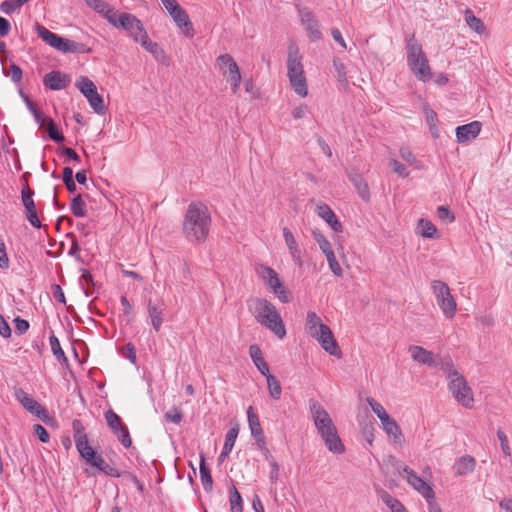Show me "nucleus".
Returning <instances> with one entry per match:
<instances>
[{
  "mask_svg": "<svg viewBox=\"0 0 512 512\" xmlns=\"http://www.w3.org/2000/svg\"><path fill=\"white\" fill-rule=\"evenodd\" d=\"M211 214L208 207L200 202L191 203L183 220V233L190 242H204L209 234Z\"/></svg>",
  "mask_w": 512,
  "mask_h": 512,
  "instance_id": "1",
  "label": "nucleus"
},
{
  "mask_svg": "<svg viewBox=\"0 0 512 512\" xmlns=\"http://www.w3.org/2000/svg\"><path fill=\"white\" fill-rule=\"evenodd\" d=\"M249 308L256 321L283 339L286 335L284 322L276 306L263 298H254L249 302Z\"/></svg>",
  "mask_w": 512,
  "mask_h": 512,
  "instance_id": "2",
  "label": "nucleus"
},
{
  "mask_svg": "<svg viewBox=\"0 0 512 512\" xmlns=\"http://www.w3.org/2000/svg\"><path fill=\"white\" fill-rule=\"evenodd\" d=\"M287 76L292 90L300 97L308 95L307 78L304 71L303 56L297 44L291 41L287 53Z\"/></svg>",
  "mask_w": 512,
  "mask_h": 512,
  "instance_id": "3",
  "label": "nucleus"
},
{
  "mask_svg": "<svg viewBox=\"0 0 512 512\" xmlns=\"http://www.w3.org/2000/svg\"><path fill=\"white\" fill-rule=\"evenodd\" d=\"M258 277L271 289L282 303L291 301V294L283 286L277 272L266 265H258L256 267Z\"/></svg>",
  "mask_w": 512,
  "mask_h": 512,
  "instance_id": "4",
  "label": "nucleus"
},
{
  "mask_svg": "<svg viewBox=\"0 0 512 512\" xmlns=\"http://www.w3.org/2000/svg\"><path fill=\"white\" fill-rule=\"evenodd\" d=\"M431 287L437 304L444 316L448 319L453 318L457 311V304L451 294L449 286L440 280H433Z\"/></svg>",
  "mask_w": 512,
  "mask_h": 512,
  "instance_id": "5",
  "label": "nucleus"
},
{
  "mask_svg": "<svg viewBox=\"0 0 512 512\" xmlns=\"http://www.w3.org/2000/svg\"><path fill=\"white\" fill-rule=\"evenodd\" d=\"M396 470L406 479L407 483L413 489L427 500L428 503H430V501H434L435 494L431 485L418 476L413 469L405 464L398 463L396 465Z\"/></svg>",
  "mask_w": 512,
  "mask_h": 512,
  "instance_id": "6",
  "label": "nucleus"
},
{
  "mask_svg": "<svg viewBox=\"0 0 512 512\" xmlns=\"http://www.w3.org/2000/svg\"><path fill=\"white\" fill-rule=\"evenodd\" d=\"M216 62L223 77L231 84L233 94H237L241 83V73L238 64L229 54L218 56Z\"/></svg>",
  "mask_w": 512,
  "mask_h": 512,
  "instance_id": "7",
  "label": "nucleus"
},
{
  "mask_svg": "<svg viewBox=\"0 0 512 512\" xmlns=\"http://www.w3.org/2000/svg\"><path fill=\"white\" fill-rule=\"evenodd\" d=\"M449 390L456 399L465 408H472L474 397L472 389L467 384L465 378L460 373H453L452 380L449 381Z\"/></svg>",
  "mask_w": 512,
  "mask_h": 512,
  "instance_id": "8",
  "label": "nucleus"
},
{
  "mask_svg": "<svg viewBox=\"0 0 512 512\" xmlns=\"http://www.w3.org/2000/svg\"><path fill=\"white\" fill-rule=\"evenodd\" d=\"M309 411L320 436L337 429L327 410L318 401L309 400Z\"/></svg>",
  "mask_w": 512,
  "mask_h": 512,
  "instance_id": "9",
  "label": "nucleus"
},
{
  "mask_svg": "<svg viewBox=\"0 0 512 512\" xmlns=\"http://www.w3.org/2000/svg\"><path fill=\"white\" fill-rule=\"evenodd\" d=\"M74 440L76 448L80 456L88 463L96 455L94 449L89 445L87 435L84 432V427L79 420H74L73 424Z\"/></svg>",
  "mask_w": 512,
  "mask_h": 512,
  "instance_id": "10",
  "label": "nucleus"
},
{
  "mask_svg": "<svg viewBox=\"0 0 512 512\" xmlns=\"http://www.w3.org/2000/svg\"><path fill=\"white\" fill-rule=\"evenodd\" d=\"M312 338L316 339L321 347L330 355L336 356L338 358L341 357L342 353L339 348V345L331 331V329L326 326L324 329L318 331Z\"/></svg>",
  "mask_w": 512,
  "mask_h": 512,
  "instance_id": "11",
  "label": "nucleus"
},
{
  "mask_svg": "<svg viewBox=\"0 0 512 512\" xmlns=\"http://www.w3.org/2000/svg\"><path fill=\"white\" fill-rule=\"evenodd\" d=\"M21 194L26 219L33 227L41 228V221L38 217L36 205L33 200L34 191L29 187H25L22 189Z\"/></svg>",
  "mask_w": 512,
  "mask_h": 512,
  "instance_id": "12",
  "label": "nucleus"
},
{
  "mask_svg": "<svg viewBox=\"0 0 512 512\" xmlns=\"http://www.w3.org/2000/svg\"><path fill=\"white\" fill-rule=\"evenodd\" d=\"M283 233V239L285 242V245L288 249L289 255L294 262V264L298 267L303 266V251L296 240L294 234L288 227H283L282 229Z\"/></svg>",
  "mask_w": 512,
  "mask_h": 512,
  "instance_id": "13",
  "label": "nucleus"
},
{
  "mask_svg": "<svg viewBox=\"0 0 512 512\" xmlns=\"http://www.w3.org/2000/svg\"><path fill=\"white\" fill-rule=\"evenodd\" d=\"M15 398L22 404V406L31 414L39 418L46 416L47 412L34 398L29 396L23 389L15 388Z\"/></svg>",
  "mask_w": 512,
  "mask_h": 512,
  "instance_id": "14",
  "label": "nucleus"
},
{
  "mask_svg": "<svg viewBox=\"0 0 512 512\" xmlns=\"http://www.w3.org/2000/svg\"><path fill=\"white\" fill-rule=\"evenodd\" d=\"M139 43L147 52L151 53L156 61L162 65L168 66L170 64V58L166 52L158 45L149 39L148 34L144 38L137 39Z\"/></svg>",
  "mask_w": 512,
  "mask_h": 512,
  "instance_id": "15",
  "label": "nucleus"
},
{
  "mask_svg": "<svg viewBox=\"0 0 512 512\" xmlns=\"http://www.w3.org/2000/svg\"><path fill=\"white\" fill-rule=\"evenodd\" d=\"M315 213L323 219L331 229L336 232H342L343 228L341 223L338 221L337 216L333 212V210L325 203H316L315 205Z\"/></svg>",
  "mask_w": 512,
  "mask_h": 512,
  "instance_id": "16",
  "label": "nucleus"
},
{
  "mask_svg": "<svg viewBox=\"0 0 512 512\" xmlns=\"http://www.w3.org/2000/svg\"><path fill=\"white\" fill-rule=\"evenodd\" d=\"M408 351L414 361L429 367L438 366L437 357L431 351L417 345L410 346Z\"/></svg>",
  "mask_w": 512,
  "mask_h": 512,
  "instance_id": "17",
  "label": "nucleus"
},
{
  "mask_svg": "<svg viewBox=\"0 0 512 512\" xmlns=\"http://www.w3.org/2000/svg\"><path fill=\"white\" fill-rule=\"evenodd\" d=\"M481 131V123L473 121L471 123L456 128V137L459 143H465L475 139Z\"/></svg>",
  "mask_w": 512,
  "mask_h": 512,
  "instance_id": "18",
  "label": "nucleus"
},
{
  "mask_svg": "<svg viewBox=\"0 0 512 512\" xmlns=\"http://www.w3.org/2000/svg\"><path fill=\"white\" fill-rule=\"evenodd\" d=\"M301 22L305 27L306 32L308 33L309 38L312 41H318L321 39L322 34L319 29V23L313 16V14L309 11L301 12Z\"/></svg>",
  "mask_w": 512,
  "mask_h": 512,
  "instance_id": "19",
  "label": "nucleus"
},
{
  "mask_svg": "<svg viewBox=\"0 0 512 512\" xmlns=\"http://www.w3.org/2000/svg\"><path fill=\"white\" fill-rule=\"evenodd\" d=\"M248 423L251 435L254 437L259 447H265V437L258 416L253 412L252 407L247 410Z\"/></svg>",
  "mask_w": 512,
  "mask_h": 512,
  "instance_id": "20",
  "label": "nucleus"
},
{
  "mask_svg": "<svg viewBox=\"0 0 512 512\" xmlns=\"http://www.w3.org/2000/svg\"><path fill=\"white\" fill-rule=\"evenodd\" d=\"M62 53H77V54H85L90 53L91 48H89L84 43L76 42L67 38L60 37L57 49Z\"/></svg>",
  "mask_w": 512,
  "mask_h": 512,
  "instance_id": "21",
  "label": "nucleus"
},
{
  "mask_svg": "<svg viewBox=\"0 0 512 512\" xmlns=\"http://www.w3.org/2000/svg\"><path fill=\"white\" fill-rule=\"evenodd\" d=\"M170 16L173 18L176 25L182 29L186 36H193V28L191 22L189 21V17L180 6L175 10L170 11Z\"/></svg>",
  "mask_w": 512,
  "mask_h": 512,
  "instance_id": "22",
  "label": "nucleus"
},
{
  "mask_svg": "<svg viewBox=\"0 0 512 512\" xmlns=\"http://www.w3.org/2000/svg\"><path fill=\"white\" fill-rule=\"evenodd\" d=\"M411 71L419 81L427 82L431 79L432 73L427 57L409 64Z\"/></svg>",
  "mask_w": 512,
  "mask_h": 512,
  "instance_id": "23",
  "label": "nucleus"
},
{
  "mask_svg": "<svg viewBox=\"0 0 512 512\" xmlns=\"http://www.w3.org/2000/svg\"><path fill=\"white\" fill-rule=\"evenodd\" d=\"M324 441L327 449L334 454H342L345 451V447L338 435L337 429L332 432L326 433L320 436Z\"/></svg>",
  "mask_w": 512,
  "mask_h": 512,
  "instance_id": "24",
  "label": "nucleus"
},
{
  "mask_svg": "<svg viewBox=\"0 0 512 512\" xmlns=\"http://www.w3.org/2000/svg\"><path fill=\"white\" fill-rule=\"evenodd\" d=\"M147 313L153 329L158 332L164 322V308L149 301L147 304Z\"/></svg>",
  "mask_w": 512,
  "mask_h": 512,
  "instance_id": "25",
  "label": "nucleus"
},
{
  "mask_svg": "<svg viewBox=\"0 0 512 512\" xmlns=\"http://www.w3.org/2000/svg\"><path fill=\"white\" fill-rule=\"evenodd\" d=\"M44 85L52 90H62L67 86L68 80L66 75L59 71H52L45 75Z\"/></svg>",
  "mask_w": 512,
  "mask_h": 512,
  "instance_id": "26",
  "label": "nucleus"
},
{
  "mask_svg": "<svg viewBox=\"0 0 512 512\" xmlns=\"http://www.w3.org/2000/svg\"><path fill=\"white\" fill-rule=\"evenodd\" d=\"M327 325L323 323L322 319L314 312L308 311L305 320V330L307 334L313 337L318 331L324 329Z\"/></svg>",
  "mask_w": 512,
  "mask_h": 512,
  "instance_id": "27",
  "label": "nucleus"
},
{
  "mask_svg": "<svg viewBox=\"0 0 512 512\" xmlns=\"http://www.w3.org/2000/svg\"><path fill=\"white\" fill-rule=\"evenodd\" d=\"M406 50L408 65L426 57L422 50V46L417 42L414 36H411L407 40Z\"/></svg>",
  "mask_w": 512,
  "mask_h": 512,
  "instance_id": "28",
  "label": "nucleus"
},
{
  "mask_svg": "<svg viewBox=\"0 0 512 512\" xmlns=\"http://www.w3.org/2000/svg\"><path fill=\"white\" fill-rule=\"evenodd\" d=\"M249 354L254 365L263 376L270 374L269 366L264 360L261 349L257 345H251L249 347Z\"/></svg>",
  "mask_w": 512,
  "mask_h": 512,
  "instance_id": "29",
  "label": "nucleus"
},
{
  "mask_svg": "<svg viewBox=\"0 0 512 512\" xmlns=\"http://www.w3.org/2000/svg\"><path fill=\"white\" fill-rule=\"evenodd\" d=\"M380 422L385 433L395 442H399L402 438V431L397 422L389 415L381 419Z\"/></svg>",
  "mask_w": 512,
  "mask_h": 512,
  "instance_id": "30",
  "label": "nucleus"
},
{
  "mask_svg": "<svg viewBox=\"0 0 512 512\" xmlns=\"http://www.w3.org/2000/svg\"><path fill=\"white\" fill-rule=\"evenodd\" d=\"M40 128H43V129H46L49 137L57 142V143H61L65 140V137L63 136V134L59 131L57 125L55 124V122L49 118V117H46L43 115V124H38Z\"/></svg>",
  "mask_w": 512,
  "mask_h": 512,
  "instance_id": "31",
  "label": "nucleus"
},
{
  "mask_svg": "<svg viewBox=\"0 0 512 512\" xmlns=\"http://www.w3.org/2000/svg\"><path fill=\"white\" fill-rule=\"evenodd\" d=\"M121 303V313L119 318L121 322H124L126 325H131L135 320V311L133 305L129 302L128 298L123 295L120 299Z\"/></svg>",
  "mask_w": 512,
  "mask_h": 512,
  "instance_id": "32",
  "label": "nucleus"
},
{
  "mask_svg": "<svg viewBox=\"0 0 512 512\" xmlns=\"http://www.w3.org/2000/svg\"><path fill=\"white\" fill-rule=\"evenodd\" d=\"M475 467V460L473 457L469 455L462 456L455 464L454 471L455 474L461 476L471 473Z\"/></svg>",
  "mask_w": 512,
  "mask_h": 512,
  "instance_id": "33",
  "label": "nucleus"
},
{
  "mask_svg": "<svg viewBox=\"0 0 512 512\" xmlns=\"http://www.w3.org/2000/svg\"><path fill=\"white\" fill-rule=\"evenodd\" d=\"M75 86L79 89V91L85 96V98H89L97 93V87L92 80H90L86 76H80L76 79Z\"/></svg>",
  "mask_w": 512,
  "mask_h": 512,
  "instance_id": "34",
  "label": "nucleus"
},
{
  "mask_svg": "<svg viewBox=\"0 0 512 512\" xmlns=\"http://www.w3.org/2000/svg\"><path fill=\"white\" fill-rule=\"evenodd\" d=\"M36 32L38 37L41 38L46 44L53 47L54 49H57L61 36L51 32L46 27L39 24L36 25Z\"/></svg>",
  "mask_w": 512,
  "mask_h": 512,
  "instance_id": "35",
  "label": "nucleus"
},
{
  "mask_svg": "<svg viewBox=\"0 0 512 512\" xmlns=\"http://www.w3.org/2000/svg\"><path fill=\"white\" fill-rule=\"evenodd\" d=\"M265 378L270 397L275 400H279L282 394V388L279 380L272 374L266 375Z\"/></svg>",
  "mask_w": 512,
  "mask_h": 512,
  "instance_id": "36",
  "label": "nucleus"
},
{
  "mask_svg": "<svg viewBox=\"0 0 512 512\" xmlns=\"http://www.w3.org/2000/svg\"><path fill=\"white\" fill-rule=\"evenodd\" d=\"M418 234L424 238H435L437 234L436 226L429 220L420 219L418 222Z\"/></svg>",
  "mask_w": 512,
  "mask_h": 512,
  "instance_id": "37",
  "label": "nucleus"
},
{
  "mask_svg": "<svg viewBox=\"0 0 512 512\" xmlns=\"http://www.w3.org/2000/svg\"><path fill=\"white\" fill-rule=\"evenodd\" d=\"M381 500L391 512H407L405 506L387 492H382Z\"/></svg>",
  "mask_w": 512,
  "mask_h": 512,
  "instance_id": "38",
  "label": "nucleus"
},
{
  "mask_svg": "<svg viewBox=\"0 0 512 512\" xmlns=\"http://www.w3.org/2000/svg\"><path fill=\"white\" fill-rule=\"evenodd\" d=\"M350 180L352 181L353 185L357 189V192H358L359 196L363 200H368L370 194H369L368 185L365 182V180L360 175L351 176Z\"/></svg>",
  "mask_w": 512,
  "mask_h": 512,
  "instance_id": "39",
  "label": "nucleus"
},
{
  "mask_svg": "<svg viewBox=\"0 0 512 512\" xmlns=\"http://www.w3.org/2000/svg\"><path fill=\"white\" fill-rule=\"evenodd\" d=\"M312 235L314 240L318 244L320 250L325 256L334 252L330 241L323 235V233H321L318 230H315L312 232Z\"/></svg>",
  "mask_w": 512,
  "mask_h": 512,
  "instance_id": "40",
  "label": "nucleus"
},
{
  "mask_svg": "<svg viewBox=\"0 0 512 512\" xmlns=\"http://www.w3.org/2000/svg\"><path fill=\"white\" fill-rule=\"evenodd\" d=\"M200 478L203 484V487L206 491L211 490L213 480L210 474L209 468L206 466L205 458L201 456L200 460Z\"/></svg>",
  "mask_w": 512,
  "mask_h": 512,
  "instance_id": "41",
  "label": "nucleus"
},
{
  "mask_svg": "<svg viewBox=\"0 0 512 512\" xmlns=\"http://www.w3.org/2000/svg\"><path fill=\"white\" fill-rule=\"evenodd\" d=\"M465 21L467 25L475 32L481 34L484 31L482 21L477 18L470 9L465 11Z\"/></svg>",
  "mask_w": 512,
  "mask_h": 512,
  "instance_id": "42",
  "label": "nucleus"
},
{
  "mask_svg": "<svg viewBox=\"0 0 512 512\" xmlns=\"http://www.w3.org/2000/svg\"><path fill=\"white\" fill-rule=\"evenodd\" d=\"M437 361V367H440L447 374V378L449 379V381L452 380L453 373H459L457 370L454 369L453 361L450 356L437 358Z\"/></svg>",
  "mask_w": 512,
  "mask_h": 512,
  "instance_id": "43",
  "label": "nucleus"
},
{
  "mask_svg": "<svg viewBox=\"0 0 512 512\" xmlns=\"http://www.w3.org/2000/svg\"><path fill=\"white\" fill-rule=\"evenodd\" d=\"M71 211L76 217H83L86 215V204L81 195H77L72 199Z\"/></svg>",
  "mask_w": 512,
  "mask_h": 512,
  "instance_id": "44",
  "label": "nucleus"
},
{
  "mask_svg": "<svg viewBox=\"0 0 512 512\" xmlns=\"http://www.w3.org/2000/svg\"><path fill=\"white\" fill-rule=\"evenodd\" d=\"M87 101L89 102V105L97 114H104L105 113V105L103 97L97 92L94 93L93 96L87 98Z\"/></svg>",
  "mask_w": 512,
  "mask_h": 512,
  "instance_id": "45",
  "label": "nucleus"
},
{
  "mask_svg": "<svg viewBox=\"0 0 512 512\" xmlns=\"http://www.w3.org/2000/svg\"><path fill=\"white\" fill-rule=\"evenodd\" d=\"M49 342H50L52 353L56 357V359L59 361H62V362H66L67 357L65 356V353H64L63 349L61 348L59 339L55 335H52L49 338Z\"/></svg>",
  "mask_w": 512,
  "mask_h": 512,
  "instance_id": "46",
  "label": "nucleus"
},
{
  "mask_svg": "<svg viewBox=\"0 0 512 512\" xmlns=\"http://www.w3.org/2000/svg\"><path fill=\"white\" fill-rule=\"evenodd\" d=\"M139 23V19L130 14V13H122V19L120 21V27L119 28H122L124 29L127 33H129L131 31V29H134L135 26L134 25H138Z\"/></svg>",
  "mask_w": 512,
  "mask_h": 512,
  "instance_id": "47",
  "label": "nucleus"
},
{
  "mask_svg": "<svg viewBox=\"0 0 512 512\" xmlns=\"http://www.w3.org/2000/svg\"><path fill=\"white\" fill-rule=\"evenodd\" d=\"M265 456L271 466V472L269 474L270 482L275 484L278 481L279 469H280L279 464L272 457V455L270 454V452L267 448H265Z\"/></svg>",
  "mask_w": 512,
  "mask_h": 512,
  "instance_id": "48",
  "label": "nucleus"
},
{
  "mask_svg": "<svg viewBox=\"0 0 512 512\" xmlns=\"http://www.w3.org/2000/svg\"><path fill=\"white\" fill-rule=\"evenodd\" d=\"M21 96L28 108V110L32 113L34 120L37 124H43V113L37 109L35 104L29 99V97L21 92Z\"/></svg>",
  "mask_w": 512,
  "mask_h": 512,
  "instance_id": "49",
  "label": "nucleus"
},
{
  "mask_svg": "<svg viewBox=\"0 0 512 512\" xmlns=\"http://www.w3.org/2000/svg\"><path fill=\"white\" fill-rule=\"evenodd\" d=\"M105 418L108 426L113 430L114 433L124 427L121 423L120 417L112 410H108L106 412Z\"/></svg>",
  "mask_w": 512,
  "mask_h": 512,
  "instance_id": "50",
  "label": "nucleus"
},
{
  "mask_svg": "<svg viewBox=\"0 0 512 512\" xmlns=\"http://www.w3.org/2000/svg\"><path fill=\"white\" fill-rule=\"evenodd\" d=\"M89 464L98 468L99 470L103 471L108 475H113V468L109 464H107L103 457L100 455L96 454L94 458L89 461Z\"/></svg>",
  "mask_w": 512,
  "mask_h": 512,
  "instance_id": "51",
  "label": "nucleus"
},
{
  "mask_svg": "<svg viewBox=\"0 0 512 512\" xmlns=\"http://www.w3.org/2000/svg\"><path fill=\"white\" fill-rule=\"evenodd\" d=\"M3 73L5 76L10 77V79L15 83L20 82L22 79L21 68L13 63L9 66L8 69L3 68Z\"/></svg>",
  "mask_w": 512,
  "mask_h": 512,
  "instance_id": "52",
  "label": "nucleus"
},
{
  "mask_svg": "<svg viewBox=\"0 0 512 512\" xmlns=\"http://www.w3.org/2000/svg\"><path fill=\"white\" fill-rule=\"evenodd\" d=\"M326 260L332 273L337 277H341L343 275V269L339 262L337 261L335 253L332 252L326 255Z\"/></svg>",
  "mask_w": 512,
  "mask_h": 512,
  "instance_id": "53",
  "label": "nucleus"
},
{
  "mask_svg": "<svg viewBox=\"0 0 512 512\" xmlns=\"http://www.w3.org/2000/svg\"><path fill=\"white\" fill-rule=\"evenodd\" d=\"M368 405L372 409V411L376 414V416L379 418V420L383 419L384 417L388 416L389 414L386 412L385 408L377 402L374 398L368 397L366 399Z\"/></svg>",
  "mask_w": 512,
  "mask_h": 512,
  "instance_id": "54",
  "label": "nucleus"
},
{
  "mask_svg": "<svg viewBox=\"0 0 512 512\" xmlns=\"http://www.w3.org/2000/svg\"><path fill=\"white\" fill-rule=\"evenodd\" d=\"M399 153L400 157L409 165L413 166L416 169L422 168L420 162L414 157V155L408 148H401Z\"/></svg>",
  "mask_w": 512,
  "mask_h": 512,
  "instance_id": "55",
  "label": "nucleus"
},
{
  "mask_svg": "<svg viewBox=\"0 0 512 512\" xmlns=\"http://www.w3.org/2000/svg\"><path fill=\"white\" fill-rule=\"evenodd\" d=\"M230 505L232 511H241L242 510V498L240 493L235 487H232L230 490Z\"/></svg>",
  "mask_w": 512,
  "mask_h": 512,
  "instance_id": "56",
  "label": "nucleus"
},
{
  "mask_svg": "<svg viewBox=\"0 0 512 512\" xmlns=\"http://www.w3.org/2000/svg\"><path fill=\"white\" fill-rule=\"evenodd\" d=\"M239 429L237 427H232L228 430L226 436H225V442L223 449L232 451L236 438L238 436Z\"/></svg>",
  "mask_w": 512,
  "mask_h": 512,
  "instance_id": "57",
  "label": "nucleus"
},
{
  "mask_svg": "<svg viewBox=\"0 0 512 512\" xmlns=\"http://www.w3.org/2000/svg\"><path fill=\"white\" fill-rule=\"evenodd\" d=\"M105 19L114 27L119 28L120 27V21L122 19V13H118L112 8H108L105 13L103 14Z\"/></svg>",
  "mask_w": 512,
  "mask_h": 512,
  "instance_id": "58",
  "label": "nucleus"
},
{
  "mask_svg": "<svg viewBox=\"0 0 512 512\" xmlns=\"http://www.w3.org/2000/svg\"><path fill=\"white\" fill-rule=\"evenodd\" d=\"M62 179L69 192H74L76 190V184L73 179V170L70 167H65L63 169Z\"/></svg>",
  "mask_w": 512,
  "mask_h": 512,
  "instance_id": "59",
  "label": "nucleus"
},
{
  "mask_svg": "<svg viewBox=\"0 0 512 512\" xmlns=\"http://www.w3.org/2000/svg\"><path fill=\"white\" fill-rule=\"evenodd\" d=\"M333 66L336 70L338 81L347 85L348 81L345 65L339 59H334Z\"/></svg>",
  "mask_w": 512,
  "mask_h": 512,
  "instance_id": "60",
  "label": "nucleus"
},
{
  "mask_svg": "<svg viewBox=\"0 0 512 512\" xmlns=\"http://www.w3.org/2000/svg\"><path fill=\"white\" fill-rule=\"evenodd\" d=\"M425 117H426L427 123L430 126V131H431L432 135L434 137H438L437 128H436V121H437L436 113L432 109L426 108L425 109Z\"/></svg>",
  "mask_w": 512,
  "mask_h": 512,
  "instance_id": "61",
  "label": "nucleus"
},
{
  "mask_svg": "<svg viewBox=\"0 0 512 512\" xmlns=\"http://www.w3.org/2000/svg\"><path fill=\"white\" fill-rule=\"evenodd\" d=\"M164 418L167 422H171L174 424H180L182 421L183 415H182V412L178 408L173 407L165 413Z\"/></svg>",
  "mask_w": 512,
  "mask_h": 512,
  "instance_id": "62",
  "label": "nucleus"
},
{
  "mask_svg": "<svg viewBox=\"0 0 512 512\" xmlns=\"http://www.w3.org/2000/svg\"><path fill=\"white\" fill-rule=\"evenodd\" d=\"M389 165L392 167L393 172L399 175L400 177L406 178L409 176V172L406 169V167L403 164H401L398 160L390 159Z\"/></svg>",
  "mask_w": 512,
  "mask_h": 512,
  "instance_id": "63",
  "label": "nucleus"
},
{
  "mask_svg": "<svg viewBox=\"0 0 512 512\" xmlns=\"http://www.w3.org/2000/svg\"><path fill=\"white\" fill-rule=\"evenodd\" d=\"M86 4L100 14H104L109 5L103 0H85Z\"/></svg>",
  "mask_w": 512,
  "mask_h": 512,
  "instance_id": "64",
  "label": "nucleus"
}]
</instances>
